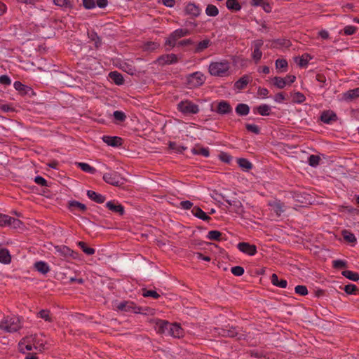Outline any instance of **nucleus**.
Wrapping results in <instances>:
<instances>
[{
	"label": "nucleus",
	"mask_w": 359,
	"mask_h": 359,
	"mask_svg": "<svg viewBox=\"0 0 359 359\" xmlns=\"http://www.w3.org/2000/svg\"><path fill=\"white\" fill-rule=\"evenodd\" d=\"M229 69V62L224 60L220 62H211L209 65L208 71L212 76L223 77L228 75Z\"/></svg>",
	"instance_id": "nucleus-1"
},
{
	"label": "nucleus",
	"mask_w": 359,
	"mask_h": 359,
	"mask_svg": "<svg viewBox=\"0 0 359 359\" xmlns=\"http://www.w3.org/2000/svg\"><path fill=\"white\" fill-rule=\"evenodd\" d=\"M238 330V327L230 325L229 324L224 325L222 327L215 328L216 332L222 337L230 338L237 337L238 340L245 339V335L240 334Z\"/></svg>",
	"instance_id": "nucleus-2"
},
{
	"label": "nucleus",
	"mask_w": 359,
	"mask_h": 359,
	"mask_svg": "<svg viewBox=\"0 0 359 359\" xmlns=\"http://www.w3.org/2000/svg\"><path fill=\"white\" fill-rule=\"evenodd\" d=\"M177 110L184 115L196 114L199 112V106L189 100L180 101L177 104Z\"/></svg>",
	"instance_id": "nucleus-3"
},
{
	"label": "nucleus",
	"mask_w": 359,
	"mask_h": 359,
	"mask_svg": "<svg viewBox=\"0 0 359 359\" xmlns=\"http://www.w3.org/2000/svg\"><path fill=\"white\" fill-rule=\"evenodd\" d=\"M205 81V76L201 72H196L186 76V84L190 89L201 86Z\"/></svg>",
	"instance_id": "nucleus-4"
},
{
	"label": "nucleus",
	"mask_w": 359,
	"mask_h": 359,
	"mask_svg": "<svg viewBox=\"0 0 359 359\" xmlns=\"http://www.w3.org/2000/svg\"><path fill=\"white\" fill-rule=\"evenodd\" d=\"M20 320L17 317H7L0 322V329L7 332H15L20 328Z\"/></svg>",
	"instance_id": "nucleus-5"
},
{
	"label": "nucleus",
	"mask_w": 359,
	"mask_h": 359,
	"mask_svg": "<svg viewBox=\"0 0 359 359\" xmlns=\"http://www.w3.org/2000/svg\"><path fill=\"white\" fill-rule=\"evenodd\" d=\"M190 34V32L187 29H177L172 32L167 38L165 45L170 48H174L177 45V41L184 36Z\"/></svg>",
	"instance_id": "nucleus-6"
},
{
	"label": "nucleus",
	"mask_w": 359,
	"mask_h": 359,
	"mask_svg": "<svg viewBox=\"0 0 359 359\" xmlns=\"http://www.w3.org/2000/svg\"><path fill=\"white\" fill-rule=\"evenodd\" d=\"M102 178L106 183L113 186L121 187L124 184V179L115 171L104 173Z\"/></svg>",
	"instance_id": "nucleus-7"
},
{
	"label": "nucleus",
	"mask_w": 359,
	"mask_h": 359,
	"mask_svg": "<svg viewBox=\"0 0 359 359\" xmlns=\"http://www.w3.org/2000/svg\"><path fill=\"white\" fill-rule=\"evenodd\" d=\"M55 249L58 255L63 257L65 259L72 258L76 259L78 258V252H74L67 245H56L55 246Z\"/></svg>",
	"instance_id": "nucleus-8"
},
{
	"label": "nucleus",
	"mask_w": 359,
	"mask_h": 359,
	"mask_svg": "<svg viewBox=\"0 0 359 359\" xmlns=\"http://www.w3.org/2000/svg\"><path fill=\"white\" fill-rule=\"evenodd\" d=\"M184 15H189L191 18L194 19L198 18L201 13V9L199 6L194 2H189L184 7Z\"/></svg>",
	"instance_id": "nucleus-9"
},
{
	"label": "nucleus",
	"mask_w": 359,
	"mask_h": 359,
	"mask_svg": "<svg viewBox=\"0 0 359 359\" xmlns=\"http://www.w3.org/2000/svg\"><path fill=\"white\" fill-rule=\"evenodd\" d=\"M117 309L122 311L134 313L142 312V310L134 302L128 301L120 302L117 306Z\"/></svg>",
	"instance_id": "nucleus-10"
},
{
	"label": "nucleus",
	"mask_w": 359,
	"mask_h": 359,
	"mask_svg": "<svg viewBox=\"0 0 359 359\" xmlns=\"http://www.w3.org/2000/svg\"><path fill=\"white\" fill-rule=\"evenodd\" d=\"M224 201L233 208V211L238 215H242L244 212V208L242 203L236 198L228 199L222 196Z\"/></svg>",
	"instance_id": "nucleus-11"
},
{
	"label": "nucleus",
	"mask_w": 359,
	"mask_h": 359,
	"mask_svg": "<svg viewBox=\"0 0 359 359\" xmlns=\"http://www.w3.org/2000/svg\"><path fill=\"white\" fill-rule=\"evenodd\" d=\"M237 248L241 252L250 256L255 255L257 252L256 245L246 242L239 243Z\"/></svg>",
	"instance_id": "nucleus-12"
},
{
	"label": "nucleus",
	"mask_w": 359,
	"mask_h": 359,
	"mask_svg": "<svg viewBox=\"0 0 359 359\" xmlns=\"http://www.w3.org/2000/svg\"><path fill=\"white\" fill-rule=\"evenodd\" d=\"M102 141L107 145L113 147H118L123 144V139L118 136L104 135L102 137Z\"/></svg>",
	"instance_id": "nucleus-13"
},
{
	"label": "nucleus",
	"mask_w": 359,
	"mask_h": 359,
	"mask_svg": "<svg viewBox=\"0 0 359 359\" xmlns=\"http://www.w3.org/2000/svg\"><path fill=\"white\" fill-rule=\"evenodd\" d=\"M268 205L271 207L272 210L276 213L277 217H280L285 210L284 203L281 202L280 200L270 201L269 202Z\"/></svg>",
	"instance_id": "nucleus-14"
},
{
	"label": "nucleus",
	"mask_w": 359,
	"mask_h": 359,
	"mask_svg": "<svg viewBox=\"0 0 359 359\" xmlns=\"http://www.w3.org/2000/svg\"><path fill=\"white\" fill-rule=\"evenodd\" d=\"M106 207L113 212L117 213L119 215H123L125 213L124 207L118 201H110L106 203Z\"/></svg>",
	"instance_id": "nucleus-15"
},
{
	"label": "nucleus",
	"mask_w": 359,
	"mask_h": 359,
	"mask_svg": "<svg viewBox=\"0 0 359 359\" xmlns=\"http://www.w3.org/2000/svg\"><path fill=\"white\" fill-rule=\"evenodd\" d=\"M177 61V56L173 53L163 55L158 58V62L161 65L175 64Z\"/></svg>",
	"instance_id": "nucleus-16"
},
{
	"label": "nucleus",
	"mask_w": 359,
	"mask_h": 359,
	"mask_svg": "<svg viewBox=\"0 0 359 359\" xmlns=\"http://www.w3.org/2000/svg\"><path fill=\"white\" fill-rule=\"evenodd\" d=\"M215 111L221 115L229 114L232 112V107L229 102L222 100L218 102Z\"/></svg>",
	"instance_id": "nucleus-17"
},
{
	"label": "nucleus",
	"mask_w": 359,
	"mask_h": 359,
	"mask_svg": "<svg viewBox=\"0 0 359 359\" xmlns=\"http://www.w3.org/2000/svg\"><path fill=\"white\" fill-rule=\"evenodd\" d=\"M169 331L168 334L169 335L175 337V338H180L184 334V330L180 325V324L177 323H170L169 324Z\"/></svg>",
	"instance_id": "nucleus-18"
},
{
	"label": "nucleus",
	"mask_w": 359,
	"mask_h": 359,
	"mask_svg": "<svg viewBox=\"0 0 359 359\" xmlns=\"http://www.w3.org/2000/svg\"><path fill=\"white\" fill-rule=\"evenodd\" d=\"M320 120L326 124H330L337 120V114L330 110L324 111L320 116Z\"/></svg>",
	"instance_id": "nucleus-19"
},
{
	"label": "nucleus",
	"mask_w": 359,
	"mask_h": 359,
	"mask_svg": "<svg viewBox=\"0 0 359 359\" xmlns=\"http://www.w3.org/2000/svg\"><path fill=\"white\" fill-rule=\"evenodd\" d=\"M13 86L15 89L19 92L21 95H28L29 93L34 94L32 88L22 84L20 81H16L14 82Z\"/></svg>",
	"instance_id": "nucleus-20"
},
{
	"label": "nucleus",
	"mask_w": 359,
	"mask_h": 359,
	"mask_svg": "<svg viewBox=\"0 0 359 359\" xmlns=\"http://www.w3.org/2000/svg\"><path fill=\"white\" fill-rule=\"evenodd\" d=\"M252 81V77L248 74H245L241 76L234 83V88L238 90H243L246 88L248 84Z\"/></svg>",
	"instance_id": "nucleus-21"
},
{
	"label": "nucleus",
	"mask_w": 359,
	"mask_h": 359,
	"mask_svg": "<svg viewBox=\"0 0 359 359\" xmlns=\"http://www.w3.org/2000/svg\"><path fill=\"white\" fill-rule=\"evenodd\" d=\"M169 323L163 320H158L156 323L155 330L158 334H168Z\"/></svg>",
	"instance_id": "nucleus-22"
},
{
	"label": "nucleus",
	"mask_w": 359,
	"mask_h": 359,
	"mask_svg": "<svg viewBox=\"0 0 359 359\" xmlns=\"http://www.w3.org/2000/svg\"><path fill=\"white\" fill-rule=\"evenodd\" d=\"M359 97V87L349 90L342 94V99L346 102H351Z\"/></svg>",
	"instance_id": "nucleus-23"
},
{
	"label": "nucleus",
	"mask_w": 359,
	"mask_h": 359,
	"mask_svg": "<svg viewBox=\"0 0 359 359\" xmlns=\"http://www.w3.org/2000/svg\"><path fill=\"white\" fill-rule=\"evenodd\" d=\"M191 213L197 218L205 222H209L211 217L208 216L201 208L194 206L191 209Z\"/></svg>",
	"instance_id": "nucleus-24"
},
{
	"label": "nucleus",
	"mask_w": 359,
	"mask_h": 359,
	"mask_svg": "<svg viewBox=\"0 0 359 359\" xmlns=\"http://www.w3.org/2000/svg\"><path fill=\"white\" fill-rule=\"evenodd\" d=\"M87 196L90 200L97 203H103L106 200L104 196L92 190L87 191Z\"/></svg>",
	"instance_id": "nucleus-25"
},
{
	"label": "nucleus",
	"mask_w": 359,
	"mask_h": 359,
	"mask_svg": "<svg viewBox=\"0 0 359 359\" xmlns=\"http://www.w3.org/2000/svg\"><path fill=\"white\" fill-rule=\"evenodd\" d=\"M109 78L116 85H118V86L122 85L124 83V79H123V75L117 71H113V72H109Z\"/></svg>",
	"instance_id": "nucleus-26"
},
{
	"label": "nucleus",
	"mask_w": 359,
	"mask_h": 359,
	"mask_svg": "<svg viewBox=\"0 0 359 359\" xmlns=\"http://www.w3.org/2000/svg\"><path fill=\"white\" fill-rule=\"evenodd\" d=\"M88 39L94 42L95 47L96 48H98L102 45V39L101 38L97 35V32L94 30H91L90 32H88Z\"/></svg>",
	"instance_id": "nucleus-27"
},
{
	"label": "nucleus",
	"mask_w": 359,
	"mask_h": 359,
	"mask_svg": "<svg viewBox=\"0 0 359 359\" xmlns=\"http://www.w3.org/2000/svg\"><path fill=\"white\" fill-rule=\"evenodd\" d=\"M271 283L278 287L285 288L287 285V282L285 279L279 280L278 276L276 273H273L271 276Z\"/></svg>",
	"instance_id": "nucleus-28"
},
{
	"label": "nucleus",
	"mask_w": 359,
	"mask_h": 359,
	"mask_svg": "<svg viewBox=\"0 0 359 359\" xmlns=\"http://www.w3.org/2000/svg\"><path fill=\"white\" fill-rule=\"evenodd\" d=\"M11 262V256L8 250L6 248L0 249V262L4 264H8Z\"/></svg>",
	"instance_id": "nucleus-29"
},
{
	"label": "nucleus",
	"mask_w": 359,
	"mask_h": 359,
	"mask_svg": "<svg viewBox=\"0 0 359 359\" xmlns=\"http://www.w3.org/2000/svg\"><path fill=\"white\" fill-rule=\"evenodd\" d=\"M291 46L290 40L286 39H278L272 41L271 46L273 48L286 47L288 48Z\"/></svg>",
	"instance_id": "nucleus-30"
},
{
	"label": "nucleus",
	"mask_w": 359,
	"mask_h": 359,
	"mask_svg": "<svg viewBox=\"0 0 359 359\" xmlns=\"http://www.w3.org/2000/svg\"><path fill=\"white\" fill-rule=\"evenodd\" d=\"M34 268L36 270L42 274H46L49 272L50 268L48 264L43 261L36 262L34 264Z\"/></svg>",
	"instance_id": "nucleus-31"
},
{
	"label": "nucleus",
	"mask_w": 359,
	"mask_h": 359,
	"mask_svg": "<svg viewBox=\"0 0 359 359\" xmlns=\"http://www.w3.org/2000/svg\"><path fill=\"white\" fill-rule=\"evenodd\" d=\"M235 111L239 116H247L250 112V107L247 104L240 103L237 104Z\"/></svg>",
	"instance_id": "nucleus-32"
},
{
	"label": "nucleus",
	"mask_w": 359,
	"mask_h": 359,
	"mask_svg": "<svg viewBox=\"0 0 359 359\" xmlns=\"http://www.w3.org/2000/svg\"><path fill=\"white\" fill-rule=\"evenodd\" d=\"M341 235L344 239L349 243L355 244L357 242L356 237L355 235L349 231L348 230H343L341 231Z\"/></svg>",
	"instance_id": "nucleus-33"
},
{
	"label": "nucleus",
	"mask_w": 359,
	"mask_h": 359,
	"mask_svg": "<svg viewBox=\"0 0 359 359\" xmlns=\"http://www.w3.org/2000/svg\"><path fill=\"white\" fill-rule=\"evenodd\" d=\"M237 163L240 168L243 170L248 171L252 169V164L247 158H240L237 159Z\"/></svg>",
	"instance_id": "nucleus-34"
},
{
	"label": "nucleus",
	"mask_w": 359,
	"mask_h": 359,
	"mask_svg": "<svg viewBox=\"0 0 359 359\" xmlns=\"http://www.w3.org/2000/svg\"><path fill=\"white\" fill-rule=\"evenodd\" d=\"M226 6L231 11H238L241 9V6L237 0H226Z\"/></svg>",
	"instance_id": "nucleus-35"
},
{
	"label": "nucleus",
	"mask_w": 359,
	"mask_h": 359,
	"mask_svg": "<svg viewBox=\"0 0 359 359\" xmlns=\"http://www.w3.org/2000/svg\"><path fill=\"white\" fill-rule=\"evenodd\" d=\"M210 45V39H204L201 41H200L197 46H196V48L194 50L195 53H198L203 52L205 49L209 47Z\"/></svg>",
	"instance_id": "nucleus-36"
},
{
	"label": "nucleus",
	"mask_w": 359,
	"mask_h": 359,
	"mask_svg": "<svg viewBox=\"0 0 359 359\" xmlns=\"http://www.w3.org/2000/svg\"><path fill=\"white\" fill-rule=\"evenodd\" d=\"M69 208L73 210L74 208L79 209L82 212H84L87 210V207L85 204L81 203L77 201H69Z\"/></svg>",
	"instance_id": "nucleus-37"
},
{
	"label": "nucleus",
	"mask_w": 359,
	"mask_h": 359,
	"mask_svg": "<svg viewBox=\"0 0 359 359\" xmlns=\"http://www.w3.org/2000/svg\"><path fill=\"white\" fill-rule=\"evenodd\" d=\"M273 84L279 89H283L287 84L286 79L275 76L272 79Z\"/></svg>",
	"instance_id": "nucleus-38"
},
{
	"label": "nucleus",
	"mask_w": 359,
	"mask_h": 359,
	"mask_svg": "<svg viewBox=\"0 0 359 359\" xmlns=\"http://www.w3.org/2000/svg\"><path fill=\"white\" fill-rule=\"evenodd\" d=\"M206 237L211 241H220L222 240V233L217 230H212L208 232Z\"/></svg>",
	"instance_id": "nucleus-39"
},
{
	"label": "nucleus",
	"mask_w": 359,
	"mask_h": 359,
	"mask_svg": "<svg viewBox=\"0 0 359 359\" xmlns=\"http://www.w3.org/2000/svg\"><path fill=\"white\" fill-rule=\"evenodd\" d=\"M77 245L81 250L88 255H92L95 252L94 248L88 247L87 243L83 241H79Z\"/></svg>",
	"instance_id": "nucleus-40"
},
{
	"label": "nucleus",
	"mask_w": 359,
	"mask_h": 359,
	"mask_svg": "<svg viewBox=\"0 0 359 359\" xmlns=\"http://www.w3.org/2000/svg\"><path fill=\"white\" fill-rule=\"evenodd\" d=\"M191 151L195 155H201L205 157H208L210 156V151L208 148L196 147L193 148Z\"/></svg>",
	"instance_id": "nucleus-41"
},
{
	"label": "nucleus",
	"mask_w": 359,
	"mask_h": 359,
	"mask_svg": "<svg viewBox=\"0 0 359 359\" xmlns=\"http://www.w3.org/2000/svg\"><path fill=\"white\" fill-rule=\"evenodd\" d=\"M341 274L346 278L353 281H358L359 280V273L349 270H345L341 272Z\"/></svg>",
	"instance_id": "nucleus-42"
},
{
	"label": "nucleus",
	"mask_w": 359,
	"mask_h": 359,
	"mask_svg": "<svg viewBox=\"0 0 359 359\" xmlns=\"http://www.w3.org/2000/svg\"><path fill=\"white\" fill-rule=\"evenodd\" d=\"M205 14L210 17H215L219 14V10L216 6L208 4L205 8Z\"/></svg>",
	"instance_id": "nucleus-43"
},
{
	"label": "nucleus",
	"mask_w": 359,
	"mask_h": 359,
	"mask_svg": "<svg viewBox=\"0 0 359 359\" xmlns=\"http://www.w3.org/2000/svg\"><path fill=\"white\" fill-rule=\"evenodd\" d=\"M258 114L262 116H269L271 111V107L266 104H261L256 107Z\"/></svg>",
	"instance_id": "nucleus-44"
},
{
	"label": "nucleus",
	"mask_w": 359,
	"mask_h": 359,
	"mask_svg": "<svg viewBox=\"0 0 359 359\" xmlns=\"http://www.w3.org/2000/svg\"><path fill=\"white\" fill-rule=\"evenodd\" d=\"M77 166L81 168L83 172L94 174L96 169L86 163H76Z\"/></svg>",
	"instance_id": "nucleus-45"
},
{
	"label": "nucleus",
	"mask_w": 359,
	"mask_h": 359,
	"mask_svg": "<svg viewBox=\"0 0 359 359\" xmlns=\"http://www.w3.org/2000/svg\"><path fill=\"white\" fill-rule=\"evenodd\" d=\"M358 30V27L353 25H347L342 30L339 31V34L350 36L354 34Z\"/></svg>",
	"instance_id": "nucleus-46"
},
{
	"label": "nucleus",
	"mask_w": 359,
	"mask_h": 359,
	"mask_svg": "<svg viewBox=\"0 0 359 359\" xmlns=\"http://www.w3.org/2000/svg\"><path fill=\"white\" fill-rule=\"evenodd\" d=\"M276 68L278 69H282L281 72H284L287 71L288 66L287 61L285 59H278L276 60Z\"/></svg>",
	"instance_id": "nucleus-47"
},
{
	"label": "nucleus",
	"mask_w": 359,
	"mask_h": 359,
	"mask_svg": "<svg viewBox=\"0 0 359 359\" xmlns=\"http://www.w3.org/2000/svg\"><path fill=\"white\" fill-rule=\"evenodd\" d=\"M18 349L20 352L22 353H25L27 351H32L33 349V346L31 344H25V340L23 339L18 344Z\"/></svg>",
	"instance_id": "nucleus-48"
},
{
	"label": "nucleus",
	"mask_w": 359,
	"mask_h": 359,
	"mask_svg": "<svg viewBox=\"0 0 359 359\" xmlns=\"http://www.w3.org/2000/svg\"><path fill=\"white\" fill-rule=\"evenodd\" d=\"M37 317L43 319L47 322H51L52 318L50 317V311L47 309H42L37 313Z\"/></svg>",
	"instance_id": "nucleus-49"
},
{
	"label": "nucleus",
	"mask_w": 359,
	"mask_h": 359,
	"mask_svg": "<svg viewBox=\"0 0 359 359\" xmlns=\"http://www.w3.org/2000/svg\"><path fill=\"white\" fill-rule=\"evenodd\" d=\"M320 157L318 155H311L308 158L309 165L311 167H316L319 165Z\"/></svg>",
	"instance_id": "nucleus-50"
},
{
	"label": "nucleus",
	"mask_w": 359,
	"mask_h": 359,
	"mask_svg": "<svg viewBox=\"0 0 359 359\" xmlns=\"http://www.w3.org/2000/svg\"><path fill=\"white\" fill-rule=\"evenodd\" d=\"M344 290L347 294H355L358 291V288L355 285L349 283L344 286Z\"/></svg>",
	"instance_id": "nucleus-51"
},
{
	"label": "nucleus",
	"mask_w": 359,
	"mask_h": 359,
	"mask_svg": "<svg viewBox=\"0 0 359 359\" xmlns=\"http://www.w3.org/2000/svg\"><path fill=\"white\" fill-rule=\"evenodd\" d=\"M159 43L154 41H148L144 45V50L147 51H154L159 48Z\"/></svg>",
	"instance_id": "nucleus-52"
},
{
	"label": "nucleus",
	"mask_w": 359,
	"mask_h": 359,
	"mask_svg": "<svg viewBox=\"0 0 359 359\" xmlns=\"http://www.w3.org/2000/svg\"><path fill=\"white\" fill-rule=\"evenodd\" d=\"M311 57L309 54L305 53V54L302 55L300 57L299 61L298 62L299 66L301 67H306L309 64V60H311Z\"/></svg>",
	"instance_id": "nucleus-53"
},
{
	"label": "nucleus",
	"mask_w": 359,
	"mask_h": 359,
	"mask_svg": "<svg viewBox=\"0 0 359 359\" xmlns=\"http://www.w3.org/2000/svg\"><path fill=\"white\" fill-rule=\"evenodd\" d=\"M53 4L60 7H65L72 8L73 7L72 4L69 0H53Z\"/></svg>",
	"instance_id": "nucleus-54"
},
{
	"label": "nucleus",
	"mask_w": 359,
	"mask_h": 359,
	"mask_svg": "<svg viewBox=\"0 0 359 359\" xmlns=\"http://www.w3.org/2000/svg\"><path fill=\"white\" fill-rule=\"evenodd\" d=\"M332 266L336 269H344L347 267V262L341 259L333 260Z\"/></svg>",
	"instance_id": "nucleus-55"
},
{
	"label": "nucleus",
	"mask_w": 359,
	"mask_h": 359,
	"mask_svg": "<svg viewBox=\"0 0 359 359\" xmlns=\"http://www.w3.org/2000/svg\"><path fill=\"white\" fill-rule=\"evenodd\" d=\"M292 99L294 102L297 103H302L305 101L306 97L304 95L300 92H295L292 95Z\"/></svg>",
	"instance_id": "nucleus-56"
},
{
	"label": "nucleus",
	"mask_w": 359,
	"mask_h": 359,
	"mask_svg": "<svg viewBox=\"0 0 359 359\" xmlns=\"http://www.w3.org/2000/svg\"><path fill=\"white\" fill-rule=\"evenodd\" d=\"M142 295L144 297H152L154 299H158L160 297V294H158L155 290H142Z\"/></svg>",
	"instance_id": "nucleus-57"
},
{
	"label": "nucleus",
	"mask_w": 359,
	"mask_h": 359,
	"mask_svg": "<svg viewBox=\"0 0 359 359\" xmlns=\"http://www.w3.org/2000/svg\"><path fill=\"white\" fill-rule=\"evenodd\" d=\"M294 292L301 296H306L308 294V289L305 285H299L294 287Z\"/></svg>",
	"instance_id": "nucleus-58"
},
{
	"label": "nucleus",
	"mask_w": 359,
	"mask_h": 359,
	"mask_svg": "<svg viewBox=\"0 0 359 359\" xmlns=\"http://www.w3.org/2000/svg\"><path fill=\"white\" fill-rule=\"evenodd\" d=\"M169 148L172 150H175L178 153H182L184 150H186V147L181 145H177L175 142H169Z\"/></svg>",
	"instance_id": "nucleus-59"
},
{
	"label": "nucleus",
	"mask_w": 359,
	"mask_h": 359,
	"mask_svg": "<svg viewBox=\"0 0 359 359\" xmlns=\"http://www.w3.org/2000/svg\"><path fill=\"white\" fill-rule=\"evenodd\" d=\"M219 158L222 162L229 164L233 158L228 153L222 151L219 154Z\"/></svg>",
	"instance_id": "nucleus-60"
},
{
	"label": "nucleus",
	"mask_w": 359,
	"mask_h": 359,
	"mask_svg": "<svg viewBox=\"0 0 359 359\" xmlns=\"http://www.w3.org/2000/svg\"><path fill=\"white\" fill-rule=\"evenodd\" d=\"M113 116L116 121L119 122H123L126 119V115L122 111H115Z\"/></svg>",
	"instance_id": "nucleus-61"
},
{
	"label": "nucleus",
	"mask_w": 359,
	"mask_h": 359,
	"mask_svg": "<svg viewBox=\"0 0 359 359\" xmlns=\"http://www.w3.org/2000/svg\"><path fill=\"white\" fill-rule=\"evenodd\" d=\"M245 128L247 129L248 131L255 133L256 135H258L260 133L259 128L255 124L246 123Z\"/></svg>",
	"instance_id": "nucleus-62"
},
{
	"label": "nucleus",
	"mask_w": 359,
	"mask_h": 359,
	"mask_svg": "<svg viewBox=\"0 0 359 359\" xmlns=\"http://www.w3.org/2000/svg\"><path fill=\"white\" fill-rule=\"evenodd\" d=\"M231 273L236 276H241L244 273V269L240 266H236L231 268Z\"/></svg>",
	"instance_id": "nucleus-63"
},
{
	"label": "nucleus",
	"mask_w": 359,
	"mask_h": 359,
	"mask_svg": "<svg viewBox=\"0 0 359 359\" xmlns=\"http://www.w3.org/2000/svg\"><path fill=\"white\" fill-rule=\"evenodd\" d=\"M83 6L88 10L95 8L96 6L95 0H83Z\"/></svg>",
	"instance_id": "nucleus-64"
}]
</instances>
